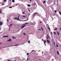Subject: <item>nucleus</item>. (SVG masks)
Returning a JSON list of instances; mask_svg holds the SVG:
<instances>
[{
	"label": "nucleus",
	"instance_id": "obj_56",
	"mask_svg": "<svg viewBox=\"0 0 61 61\" xmlns=\"http://www.w3.org/2000/svg\"><path fill=\"white\" fill-rule=\"evenodd\" d=\"M39 60H40V61L41 60V59H40Z\"/></svg>",
	"mask_w": 61,
	"mask_h": 61
},
{
	"label": "nucleus",
	"instance_id": "obj_54",
	"mask_svg": "<svg viewBox=\"0 0 61 61\" xmlns=\"http://www.w3.org/2000/svg\"><path fill=\"white\" fill-rule=\"evenodd\" d=\"M10 28L9 30H9H10Z\"/></svg>",
	"mask_w": 61,
	"mask_h": 61
},
{
	"label": "nucleus",
	"instance_id": "obj_36",
	"mask_svg": "<svg viewBox=\"0 0 61 61\" xmlns=\"http://www.w3.org/2000/svg\"><path fill=\"white\" fill-rule=\"evenodd\" d=\"M0 13H2V12H1V11L0 10Z\"/></svg>",
	"mask_w": 61,
	"mask_h": 61
},
{
	"label": "nucleus",
	"instance_id": "obj_43",
	"mask_svg": "<svg viewBox=\"0 0 61 61\" xmlns=\"http://www.w3.org/2000/svg\"><path fill=\"white\" fill-rule=\"evenodd\" d=\"M42 31H43L44 30H43V29H42Z\"/></svg>",
	"mask_w": 61,
	"mask_h": 61
},
{
	"label": "nucleus",
	"instance_id": "obj_45",
	"mask_svg": "<svg viewBox=\"0 0 61 61\" xmlns=\"http://www.w3.org/2000/svg\"><path fill=\"white\" fill-rule=\"evenodd\" d=\"M60 30H61V28H60Z\"/></svg>",
	"mask_w": 61,
	"mask_h": 61
},
{
	"label": "nucleus",
	"instance_id": "obj_24",
	"mask_svg": "<svg viewBox=\"0 0 61 61\" xmlns=\"http://www.w3.org/2000/svg\"><path fill=\"white\" fill-rule=\"evenodd\" d=\"M57 34H58V35H59V33L58 32H57Z\"/></svg>",
	"mask_w": 61,
	"mask_h": 61
},
{
	"label": "nucleus",
	"instance_id": "obj_2",
	"mask_svg": "<svg viewBox=\"0 0 61 61\" xmlns=\"http://www.w3.org/2000/svg\"><path fill=\"white\" fill-rule=\"evenodd\" d=\"M3 25V23L1 21H0V25Z\"/></svg>",
	"mask_w": 61,
	"mask_h": 61
},
{
	"label": "nucleus",
	"instance_id": "obj_34",
	"mask_svg": "<svg viewBox=\"0 0 61 61\" xmlns=\"http://www.w3.org/2000/svg\"><path fill=\"white\" fill-rule=\"evenodd\" d=\"M4 2H6V0H4Z\"/></svg>",
	"mask_w": 61,
	"mask_h": 61
},
{
	"label": "nucleus",
	"instance_id": "obj_20",
	"mask_svg": "<svg viewBox=\"0 0 61 61\" xmlns=\"http://www.w3.org/2000/svg\"><path fill=\"white\" fill-rule=\"evenodd\" d=\"M46 2L45 1H44L43 2V3H46Z\"/></svg>",
	"mask_w": 61,
	"mask_h": 61
},
{
	"label": "nucleus",
	"instance_id": "obj_19",
	"mask_svg": "<svg viewBox=\"0 0 61 61\" xmlns=\"http://www.w3.org/2000/svg\"><path fill=\"white\" fill-rule=\"evenodd\" d=\"M58 28H57L56 29H56H54V30H57V29Z\"/></svg>",
	"mask_w": 61,
	"mask_h": 61
},
{
	"label": "nucleus",
	"instance_id": "obj_18",
	"mask_svg": "<svg viewBox=\"0 0 61 61\" xmlns=\"http://www.w3.org/2000/svg\"><path fill=\"white\" fill-rule=\"evenodd\" d=\"M57 53L58 54V55H59V52L58 51H57Z\"/></svg>",
	"mask_w": 61,
	"mask_h": 61
},
{
	"label": "nucleus",
	"instance_id": "obj_50",
	"mask_svg": "<svg viewBox=\"0 0 61 61\" xmlns=\"http://www.w3.org/2000/svg\"><path fill=\"white\" fill-rule=\"evenodd\" d=\"M40 23H41V21H40Z\"/></svg>",
	"mask_w": 61,
	"mask_h": 61
},
{
	"label": "nucleus",
	"instance_id": "obj_63",
	"mask_svg": "<svg viewBox=\"0 0 61 61\" xmlns=\"http://www.w3.org/2000/svg\"><path fill=\"white\" fill-rule=\"evenodd\" d=\"M19 30H20V29H19Z\"/></svg>",
	"mask_w": 61,
	"mask_h": 61
},
{
	"label": "nucleus",
	"instance_id": "obj_30",
	"mask_svg": "<svg viewBox=\"0 0 61 61\" xmlns=\"http://www.w3.org/2000/svg\"><path fill=\"white\" fill-rule=\"evenodd\" d=\"M28 20V19H27L25 21H27V20Z\"/></svg>",
	"mask_w": 61,
	"mask_h": 61
},
{
	"label": "nucleus",
	"instance_id": "obj_23",
	"mask_svg": "<svg viewBox=\"0 0 61 61\" xmlns=\"http://www.w3.org/2000/svg\"><path fill=\"white\" fill-rule=\"evenodd\" d=\"M54 34H55V35H56V32H54Z\"/></svg>",
	"mask_w": 61,
	"mask_h": 61
},
{
	"label": "nucleus",
	"instance_id": "obj_17",
	"mask_svg": "<svg viewBox=\"0 0 61 61\" xmlns=\"http://www.w3.org/2000/svg\"><path fill=\"white\" fill-rule=\"evenodd\" d=\"M13 25V24H11L9 26H11V25Z\"/></svg>",
	"mask_w": 61,
	"mask_h": 61
},
{
	"label": "nucleus",
	"instance_id": "obj_47",
	"mask_svg": "<svg viewBox=\"0 0 61 61\" xmlns=\"http://www.w3.org/2000/svg\"><path fill=\"white\" fill-rule=\"evenodd\" d=\"M39 30H41H41L40 29H39Z\"/></svg>",
	"mask_w": 61,
	"mask_h": 61
},
{
	"label": "nucleus",
	"instance_id": "obj_8",
	"mask_svg": "<svg viewBox=\"0 0 61 61\" xmlns=\"http://www.w3.org/2000/svg\"><path fill=\"white\" fill-rule=\"evenodd\" d=\"M44 43H46V40H45L44 41Z\"/></svg>",
	"mask_w": 61,
	"mask_h": 61
},
{
	"label": "nucleus",
	"instance_id": "obj_10",
	"mask_svg": "<svg viewBox=\"0 0 61 61\" xmlns=\"http://www.w3.org/2000/svg\"><path fill=\"white\" fill-rule=\"evenodd\" d=\"M28 43H29V44H30V41L29 40L28 41Z\"/></svg>",
	"mask_w": 61,
	"mask_h": 61
},
{
	"label": "nucleus",
	"instance_id": "obj_55",
	"mask_svg": "<svg viewBox=\"0 0 61 61\" xmlns=\"http://www.w3.org/2000/svg\"><path fill=\"white\" fill-rule=\"evenodd\" d=\"M48 37H49V38H50L49 36Z\"/></svg>",
	"mask_w": 61,
	"mask_h": 61
},
{
	"label": "nucleus",
	"instance_id": "obj_49",
	"mask_svg": "<svg viewBox=\"0 0 61 61\" xmlns=\"http://www.w3.org/2000/svg\"><path fill=\"white\" fill-rule=\"evenodd\" d=\"M31 1H32V0H30V1L31 2Z\"/></svg>",
	"mask_w": 61,
	"mask_h": 61
},
{
	"label": "nucleus",
	"instance_id": "obj_3",
	"mask_svg": "<svg viewBox=\"0 0 61 61\" xmlns=\"http://www.w3.org/2000/svg\"><path fill=\"white\" fill-rule=\"evenodd\" d=\"M8 36H3V37H8Z\"/></svg>",
	"mask_w": 61,
	"mask_h": 61
},
{
	"label": "nucleus",
	"instance_id": "obj_33",
	"mask_svg": "<svg viewBox=\"0 0 61 61\" xmlns=\"http://www.w3.org/2000/svg\"><path fill=\"white\" fill-rule=\"evenodd\" d=\"M28 59H29V58H28L27 59V60H28Z\"/></svg>",
	"mask_w": 61,
	"mask_h": 61
},
{
	"label": "nucleus",
	"instance_id": "obj_6",
	"mask_svg": "<svg viewBox=\"0 0 61 61\" xmlns=\"http://www.w3.org/2000/svg\"><path fill=\"white\" fill-rule=\"evenodd\" d=\"M15 19H17L19 20V21H20V20H18V19H17V18L16 17H15Z\"/></svg>",
	"mask_w": 61,
	"mask_h": 61
},
{
	"label": "nucleus",
	"instance_id": "obj_60",
	"mask_svg": "<svg viewBox=\"0 0 61 61\" xmlns=\"http://www.w3.org/2000/svg\"><path fill=\"white\" fill-rule=\"evenodd\" d=\"M1 9H0V11H1Z\"/></svg>",
	"mask_w": 61,
	"mask_h": 61
},
{
	"label": "nucleus",
	"instance_id": "obj_52",
	"mask_svg": "<svg viewBox=\"0 0 61 61\" xmlns=\"http://www.w3.org/2000/svg\"><path fill=\"white\" fill-rule=\"evenodd\" d=\"M42 54H43V53H44V52H42Z\"/></svg>",
	"mask_w": 61,
	"mask_h": 61
},
{
	"label": "nucleus",
	"instance_id": "obj_28",
	"mask_svg": "<svg viewBox=\"0 0 61 61\" xmlns=\"http://www.w3.org/2000/svg\"><path fill=\"white\" fill-rule=\"evenodd\" d=\"M27 55H29V53H28L27 54Z\"/></svg>",
	"mask_w": 61,
	"mask_h": 61
},
{
	"label": "nucleus",
	"instance_id": "obj_1",
	"mask_svg": "<svg viewBox=\"0 0 61 61\" xmlns=\"http://www.w3.org/2000/svg\"><path fill=\"white\" fill-rule=\"evenodd\" d=\"M25 25H23L21 26V28L22 29H23V28L25 27Z\"/></svg>",
	"mask_w": 61,
	"mask_h": 61
},
{
	"label": "nucleus",
	"instance_id": "obj_26",
	"mask_svg": "<svg viewBox=\"0 0 61 61\" xmlns=\"http://www.w3.org/2000/svg\"><path fill=\"white\" fill-rule=\"evenodd\" d=\"M56 10H55V11H54V12H55V13H56Z\"/></svg>",
	"mask_w": 61,
	"mask_h": 61
},
{
	"label": "nucleus",
	"instance_id": "obj_41",
	"mask_svg": "<svg viewBox=\"0 0 61 61\" xmlns=\"http://www.w3.org/2000/svg\"><path fill=\"white\" fill-rule=\"evenodd\" d=\"M28 11H29V12H30V10H29Z\"/></svg>",
	"mask_w": 61,
	"mask_h": 61
},
{
	"label": "nucleus",
	"instance_id": "obj_46",
	"mask_svg": "<svg viewBox=\"0 0 61 61\" xmlns=\"http://www.w3.org/2000/svg\"><path fill=\"white\" fill-rule=\"evenodd\" d=\"M34 51V50H33L31 52H32V51Z\"/></svg>",
	"mask_w": 61,
	"mask_h": 61
},
{
	"label": "nucleus",
	"instance_id": "obj_61",
	"mask_svg": "<svg viewBox=\"0 0 61 61\" xmlns=\"http://www.w3.org/2000/svg\"><path fill=\"white\" fill-rule=\"evenodd\" d=\"M55 14H56V13H55Z\"/></svg>",
	"mask_w": 61,
	"mask_h": 61
},
{
	"label": "nucleus",
	"instance_id": "obj_57",
	"mask_svg": "<svg viewBox=\"0 0 61 61\" xmlns=\"http://www.w3.org/2000/svg\"><path fill=\"white\" fill-rule=\"evenodd\" d=\"M57 2H58V0H57Z\"/></svg>",
	"mask_w": 61,
	"mask_h": 61
},
{
	"label": "nucleus",
	"instance_id": "obj_59",
	"mask_svg": "<svg viewBox=\"0 0 61 61\" xmlns=\"http://www.w3.org/2000/svg\"><path fill=\"white\" fill-rule=\"evenodd\" d=\"M16 61V60H14V61Z\"/></svg>",
	"mask_w": 61,
	"mask_h": 61
},
{
	"label": "nucleus",
	"instance_id": "obj_29",
	"mask_svg": "<svg viewBox=\"0 0 61 61\" xmlns=\"http://www.w3.org/2000/svg\"><path fill=\"white\" fill-rule=\"evenodd\" d=\"M23 34H24V35H25V33H23Z\"/></svg>",
	"mask_w": 61,
	"mask_h": 61
},
{
	"label": "nucleus",
	"instance_id": "obj_4",
	"mask_svg": "<svg viewBox=\"0 0 61 61\" xmlns=\"http://www.w3.org/2000/svg\"><path fill=\"white\" fill-rule=\"evenodd\" d=\"M47 43H50V41H49L48 40H47Z\"/></svg>",
	"mask_w": 61,
	"mask_h": 61
},
{
	"label": "nucleus",
	"instance_id": "obj_37",
	"mask_svg": "<svg viewBox=\"0 0 61 61\" xmlns=\"http://www.w3.org/2000/svg\"><path fill=\"white\" fill-rule=\"evenodd\" d=\"M47 38H48V35H47Z\"/></svg>",
	"mask_w": 61,
	"mask_h": 61
},
{
	"label": "nucleus",
	"instance_id": "obj_42",
	"mask_svg": "<svg viewBox=\"0 0 61 61\" xmlns=\"http://www.w3.org/2000/svg\"><path fill=\"white\" fill-rule=\"evenodd\" d=\"M36 5V4H35V3H34V4L33 5Z\"/></svg>",
	"mask_w": 61,
	"mask_h": 61
},
{
	"label": "nucleus",
	"instance_id": "obj_39",
	"mask_svg": "<svg viewBox=\"0 0 61 61\" xmlns=\"http://www.w3.org/2000/svg\"><path fill=\"white\" fill-rule=\"evenodd\" d=\"M44 43V44L45 45V46H46V43Z\"/></svg>",
	"mask_w": 61,
	"mask_h": 61
},
{
	"label": "nucleus",
	"instance_id": "obj_35",
	"mask_svg": "<svg viewBox=\"0 0 61 61\" xmlns=\"http://www.w3.org/2000/svg\"><path fill=\"white\" fill-rule=\"evenodd\" d=\"M5 5V3H3L2 4V5Z\"/></svg>",
	"mask_w": 61,
	"mask_h": 61
},
{
	"label": "nucleus",
	"instance_id": "obj_58",
	"mask_svg": "<svg viewBox=\"0 0 61 61\" xmlns=\"http://www.w3.org/2000/svg\"><path fill=\"white\" fill-rule=\"evenodd\" d=\"M7 21H9V20H7Z\"/></svg>",
	"mask_w": 61,
	"mask_h": 61
},
{
	"label": "nucleus",
	"instance_id": "obj_48",
	"mask_svg": "<svg viewBox=\"0 0 61 61\" xmlns=\"http://www.w3.org/2000/svg\"><path fill=\"white\" fill-rule=\"evenodd\" d=\"M1 30V28H0V31Z\"/></svg>",
	"mask_w": 61,
	"mask_h": 61
},
{
	"label": "nucleus",
	"instance_id": "obj_31",
	"mask_svg": "<svg viewBox=\"0 0 61 61\" xmlns=\"http://www.w3.org/2000/svg\"><path fill=\"white\" fill-rule=\"evenodd\" d=\"M23 14H25V12H22Z\"/></svg>",
	"mask_w": 61,
	"mask_h": 61
},
{
	"label": "nucleus",
	"instance_id": "obj_5",
	"mask_svg": "<svg viewBox=\"0 0 61 61\" xmlns=\"http://www.w3.org/2000/svg\"><path fill=\"white\" fill-rule=\"evenodd\" d=\"M11 41L12 40L10 39L9 40H7V41Z\"/></svg>",
	"mask_w": 61,
	"mask_h": 61
},
{
	"label": "nucleus",
	"instance_id": "obj_9",
	"mask_svg": "<svg viewBox=\"0 0 61 61\" xmlns=\"http://www.w3.org/2000/svg\"><path fill=\"white\" fill-rule=\"evenodd\" d=\"M27 6L29 7H30L31 6L29 4H28L27 5Z\"/></svg>",
	"mask_w": 61,
	"mask_h": 61
},
{
	"label": "nucleus",
	"instance_id": "obj_27",
	"mask_svg": "<svg viewBox=\"0 0 61 61\" xmlns=\"http://www.w3.org/2000/svg\"><path fill=\"white\" fill-rule=\"evenodd\" d=\"M54 46H55V41L54 42Z\"/></svg>",
	"mask_w": 61,
	"mask_h": 61
},
{
	"label": "nucleus",
	"instance_id": "obj_38",
	"mask_svg": "<svg viewBox=\"0 0 61 61\" xmlns=\"http://www.w3.org/2000/svg\"><path fill=\"white\" fill-rule=\"evenodd\" d=\"M51 34H52V35H53V33L52 32H51Z\"/></svg>",
	"mask_w": 61,
	"mask_h": 61
},
{
	"label": "nucleus",
	"instance_id": "obj_15",
	"mask_svg": "<svg viewBox=\"0 0 61 61\" xmlns=\"http://www.w3.org/2000/svg\"><path fill=\"white\" fill-rule=\"evenodd\" d=\"M12 1L13 3H14L15 2V0H12Z\"/></svg>",
	"mask_w": 61,
	"mask_h": 61
},
{
	"label": "nucleus",
	"instance_id": "obj_53",
	"mask_svg": "<svg viewBox=\"0 0 61 61\" xmlns=\"http://www.w3.org/2000/svg\"><path fill=\"white\" fill-rule=\"evenodd\" d=\"M29 15H30V14H29Z\"/></svg>",
	"mask_w": 61,
	"mask_h": 61
},
{
	"label": "nucleus",
	"instance_id": "obj_16",
	"mask_svg": "<svg viewBox=\"0 0 61 61\" xmlns=\"http://www.w3.org/2000/svg\"><path fill=\"white\" fill-rule=\"evenodd\" d=\"M56 44V47H58V45H57V44Z\"/></svg>",
	"mask_w": 61,
	"mask_h": 61
},
{
	"label": "nucleus",
	"instance_id": "obj_21",
	"mask_svg": "<svg viewBox=\"0 0 61 61\" xmlns=\"http://www.w3.org/2000/svg\"><path fill=\"white\" fill-rule=\"evenodd\" d=\"M9 8H12V7L11 6V7H9Z\"/></svg>",
	"mask_w": 61,
	"mask_h": 61
},
{
	"label": "nucleus",
	"instance_id": "obj_7",
	"mask_svg": "<svg viewBox=\"0 0 61 61\" xmlns=\"http://www.w3.org/2000/svg\"><path fill=\"white\" fill-rule=\"evenodd\" d=\"M38 14V13H37V12H36V13H35L33 14V16H34V15H35V14Z\"/></svg>",
	"mask_w": 61,
	"mask_h": 61
},
{
	"label": "nucleus",
	"instance_id": "obj_14",
	"mask_svg": "<svg viewBox=\"0 0 61 61\" xmlns=\"http://www.w3.org/2000/svg\"><path fill=\"white\" fill-rule=\"evenodd\" d=\"M22 17H26V16H22Z\"/></svg>",
	"mask_w": 61,
	"mask_h": 61
},
{
	"label": "nucleus",
	"instance_id": "obj_40",
	"mask_svg": "<svg viewBox=\"0 0 61 61\" xmlns=\"http://www.w3.org/2000/svg\"><path fill=\"white\" fill-rule=\"evenodd\" d=\"M2 44V43L0 42V45H1Z\"/></svg>",
	"mask_w": 61,
	"mask_h": 61
},
{
	"label": "nucleus",
	"instance_id": "obj_13",
	"mask_svg": "<svg viewBox=\"0 0 61 61\" xmlns=\"http://www.w3.org/2000/svg\"><path fill=\"white\" fill-rule=\"evenodd\" d=\"M27 24H28V23H25L23 25H27Z\"/></svg>",
	"mask_w": 61,
	"mask_h": 61
},
{
	"label": "nucleus",
	"instance_id": "obj_25",
	"mask_svg": "<svg viewBox=\"0 0 61 61\" xmlns=\"http://www.w3.org/2000/svg\"><path fill=\"white\" fill-rule=\"evenodd\" d=\"M48 29H49V30H50V28H49V27H48Z\"/></svg>",
	"mask_w": 61,
	"mask_h": 61
},
{
	"label": "nucleus",
	"instance_id": "obj_11",
	"mask_svg": "<svg viewBox=\"0 0 61 61\" xmlns=\"http://www.w3.org/2000/svg\"><path fill=\"white\" fill-rule=\"evenodd\" d=\"M19 46V44H17L16 45H15L14 46Z\"/></svg>",
	"mask_w": 61,
	"mask_h": 61
},
{
	"label": "nucleus",
	"instance_id": "obj_62",
	"mask_svg": "<svg viewBox=\"0 0 61 61\" xmlns=\"http://www.w3.org/2000/svg\"><path fill=\"white\" fill-rule=\"evenodd\" d=\"M10 0V1H11V0Z\"/></svg>",
	"mask_w": 61,
	"mask_h": 61
},
{
	"label": "nucleus",
	"instance_id": "obj_51",
	"mask_svg": "<svg viewBox=\"0 0 61 61\" xmlns=\"http://www.w3.org/2000/svg\"><path fill=\"white\" fill-rule=\"evenodd\" d=\"M41 29H42L43 28H42V27H41Z\"/></svg>",
	"mask_w": 61,
	"mask_h": 61
},
{
	"label": "nucleus",
	"instance_id": "obj_44",
	"mask_svg": "<svg viewBox=\"0 0 61 61\" xmlns=\"http://www.w3.org/2000/svg\"><path fill=\"white\" fill-rule=\"evenodd\" d=\"M7 61H10V60H8Z\"/></svg>",
	"mask_w": 61,
	"mask_h": 61
},
{
	"label": "nucleus",
	"instance_id": "obj_22",
	"mask_svg": "<svg viewBox=\"0 0 61 61\" xmlns=\"http://www.w3.org/2000/svg\"><path fill=\"white\" fill-rule=\"evenodd\" d=\"M19 16H18V19H19V20H20V19H19Z\"/></svg>",
	"mask_w": 61,
	"mask_h": 61
},
{
	"label": "nucleus",
	"instance_id": "obj_32",
	"mask_svg": "<svg viewBox=\"0 0 61 61\" xmlns=\"http://www.w3.org/2000/svg\"><path fill=\"white\" fill-rule=\"evenodd\" d=\"M12 38H15V37H12Z\"/></svg>",
	"mask_w": 61,
	"mask_h": 61
},
{
	"label": "nucleus",
	"instance_id": "obj_12",
	"mask_svg": "<svg viewBox=\"0 0 61 61\" xmlns=\"http://www.w3.org/2000/svg\"><path fill=\"white\" fill-rule=\"evenodd\" d=\"M59 14L60 15H61V11H60L59 12Z\"/></svg>",
	"mask_w": 61,
	"mask_h": 61
}]
</instances>
